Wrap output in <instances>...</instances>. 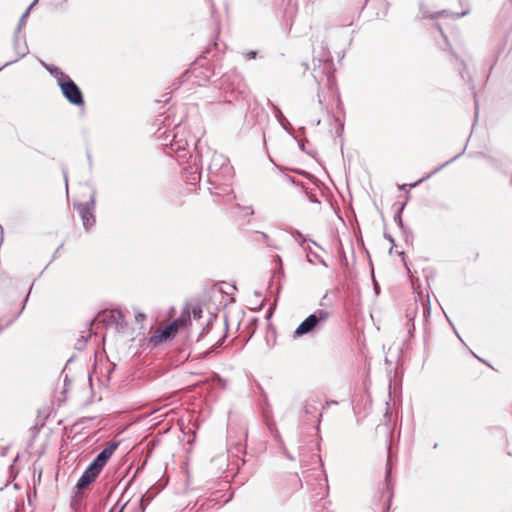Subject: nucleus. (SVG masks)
Returning <instances> with one entry per match:
<instances>
[{
    "label": "nucleus",
    "mask_w": 512,
    "mask_h": 512,
    "mask_svg": "<svg viewBox=\"0 0 512 512\" xmlns=\"http://www.w3.org/2000/svg\"><path fill=\"white\" fill-rule=\"evenodd\" d=\"M260 236L262 237L263 241L266 243L267 246L269 247H273L275 249H278V246H276L269 238V236L264 233V232H261L260 233Z\"/></svg>",
    "instance_id": "a878e982"
},
{
    "label": "nucleus",
    "mask_w": 512,
    "mask_h": 512,
    "mask_svg": "<svg viewBox=\"0 0 512 512\" xmlns=\"http://www.w3.org/2000/svg\"><path fill=\"white\" fill-rule=\"evenodd\" d=\"M310 200L315 203H320L316 198L310 197Z\"/></svg>",
    "instance_id": "4c0bfd02"
},
{
    "label": "nucleus",
    "mask_w": 512,
    "mask_h": 512,
    "mask_svg": "<svg viewBox=\"0 0 512 512\" xmlns=\"http://www.w3.org/2000/svg\"><path fill=\"white\" fill-rule=\"evenodd\" d=\"M466 14H468V11H465V12H462V13H460V14H457V17H462V16H464V15H466Z\"/></svg>",
    "instance_id": "c9c22d12"
},
{
    "label": "nucleus",
    "mask_w": 512,
    "mask_h": 512,
    "mask_svg": "<svg viewBox=\"0 0 512 512\" xmlns=\"http://www.w3.org/2000/svg\"><path fill=\"white\" fill-rule=\"evenodd\" d=\"M477 360H480V362L485 363V360L480 359V357H477Z\"/></svg>",
    "instance_id": "79ce46f5"
},
{
    "label": "nucleus",
    "mask_w": 512,
    "mask_h": 512,
    "mask_svg": "<svg viewBox=\"0 0 512 512\" xmlns=\"http://www.w3.org/2000/svg\"><path fill=\"white\" fill-rule=\"evenodd\" d=\"M29 295H30V293H28V295L26 296V298H25V300H24V303H23V306H22V309L24 308L25 303L28 301Z\"/></svg>",
    "instance_id": "e433bc0d"
},
{
    "label": "nucleus",
    "mask_w": 512,
    "mask_h": 512,
    "mask_svg": "<svg viewBox=\"0 0 512 512\" xmlns=\"http://www.w3.org/2000/svg\"><path fill=\"white\" fill-rule=\"evenodd\" d=\"M144 501H147L148 503L150 501V497L146 498L145 495H141L136 499L128 498L122 505L119 512H144Z\"/></svg>",
    "instance_id": "1a4fd4ad"
},
{
    "label": "nucleus",
    "mask_w": 512,
    "mask_h": 512,
    "mask_svg": "<svg viewBox=\"0 0 512 512\" xmlns=\"http://www.w3.org/2000/svg\"><path fill=\"white\" fill-rule=\"evenodd\" d=\"M232 93H237L243 99L248 97V95H249V88H248L246 82L244 81L243 76L241 77L239 83L236 85V87H235V89L233 90Z\"/></svg>",
    "instance_id": "f3484780"
},
{
    "label": "nucleus",
    "mask_w": 512,
    "mask_h": 512,
    "mask_svg": "<svg viewBox=\"0 0 512 512\" xmlns=\"http://www.w3.org/2000/svg\"><path fill=\"white\" fill-rule=\"evenodd\" d=\"M200 179V173L198 172V168L196 167L193 172L190 173V177H188V180L191 184H196L197 181Z\"/></svg>",
    "instance_id": "5701e85b"
},
{
    "label": "nucleus",
    "mask_w": 512,
    "mask_h": 512,
    "mask_svg": "<svg viewBox=\"0 0 512 512\" xmlns=\"http://www.w3.org/2000/svg\"><path fill=\"white\" fill-rule=\"evenodd\" d=\"M45 69L56 79L59 85L61 81L66 80L69 76L65 74L59 67L43 63Z\"/></svg>",
    "instance_id": "2eb2a0df"
},
{
    "label": "nucleus",
    "mask_w": 512,
    "mask_h": 512,
    "mask_svg": "<svg viewBox=\"0 0 512 512\" xmlns=\"http://www.w3.org/2000/svg\"><path fill=\"white\" fill-rule=\"evenodd\" d=\"M385 237L387 238V240H388L389 242L394 243V240H393V238H392L390 235L385 234Z\"/></svg>",
    "instance_id": "f704fd0d"
},
{
    "label": "nucleus",
    "mask_w": 512,
    "mask_h": 512,
    "mask_svg": "<svg viewBox=\"0 0 512 512\" xmlns=\"http://www.w3.org/2000/svg\"><path fill=\"white\" fill-rule=\"evenodd\" d=\"M339 129L337 130V134L338 135H341L343 130H344V123L343 122H339Z\"/></svg>",
    "instance_id": "2f4dec72"
},
{
    "label": "nucleus",
    "mask_w": 512,
    "mask_h": 512,
    "mask_svg": "<svg viewBox=\"0 0 512 512\" xmlns=\"http://www.w3.org/2000/svg\"><path fill=\"white\" fill-rule=\"evenodd\" d=\"M407 317H408V322H407L408 333L410 334V336H413L414 331H415V324H414L415 313H412V311L410 309H408Z\"/></svg>",
    "instance_id": "4be33fe9"
},
{
    "label": "nucleus",
    "mask_w": 512,
    "mask_h": 512,
    "mask_svg": "<svg viewBox=\"0 0 512 512\" xmlns=\"http://www.w3.org/2000/svg\"><path fill=\"white\" fill-rule=\"evenodd\" d=\"M65 182H68V179L65 177ZM68 187V183H66V188Z\"/></svg>",
    "instance_id": "49530a36"
},
{
    "label": "nucleus",
    "mask_w": 512,
    "mask_h": 512,
    "mask_svg": "<svg viewBox=\"0 0 512 512\" xmlns=\"http://www.w3.org/2000/svg\"><path fill=\"white\" fill-rule=\"evenodd\" d=\"M477 360H480V362L485 363V360L480 359V357H477Z\"/></svg>",
    "instance_id": "37998d69"
},
{
    "label": "nucleus",
    "mask_w": 512,
    "mask_h": 512,
    "mask_svg": "<svg viewBox=\"0 0 512 512\" xmlns=\"http://www.w3.org/2000/svg\"><path fill=\"white\" fill-rule=\"evenodd\" d=\"M3 68H4L3 66H2V67H0V71H1Z\"/></svg>",
    "instance_id": "8fccbe9b"
},
{
    "label": "nucleus",
    "mask_w": 512,
    "mask_h": 512,
    "mask_svg": "<svg viewBox=\"0 0 512 512\" xmlns=\"http://www.w3.org/2000/svg\"><path fill=\"white\" fill-rule=\"evenodd\" d=\"M477 360H480V362L485 363V360L480 359V357H477Z\"/></svg>",
    "instance_id": "a19ab883"
},
{
    "label": "nucleus",
    "mask_w": 512,
    "mask_h": 512,
    "mask_svg": "<svg viewBox=\"0 0 512 512\" xmlns=\"http://www.w3.org/2000/svg\"><path fill=\"white\" fill-rule=\"evenodd\" d=\"M462 154L459 153L457 154L456 156H454L453 158H451L450 160L446 161L444 164H442L441 166L437 167L434 171H432L431 173H429L426 177L420 179L419 181L413 183L410 185V187H415L416 185H418L419 183L423 182L424 180L430 178L432 175H434L435 173L439 172L443 167L447 166L448 164L452 163L453 161H455L460 155Z\"/></svg>",
    "instance_id": "6ab92c4d"
},
{
    "label": "nucleus",
    "mask_w": 512,
    "mask_h": 512,
    "mask_svg": "<svg viewBox=\"0 0 512 512\" xmlns=\"http://www.w3.org/2000/svg\"><path fill=\"white\" fill-rule=\"evenodd\" d=\"M273 262L278 266V273L283 275L284 274V270H283L282 258L279 255H275L274 259H273Z\"/></svg>",
    "instance_id": "b1692460"
},
{
    "label": "nucleus",
    "mask_w": 512,
    "mask_h": 512,
    "mask_svg": "<svg viewBox=\"0 0 512 512\" xmlns=\"http://www.w3.org/2000/svg\"><path fill=\"white\" fill-rule=\"evenodd\" d=\"M326 512H329V511H326Z\"/></svg>",
    "instance_id": "603ef678"
},
{
    "label": "nucleus",
    "mask_w": 512,
    "mask_h": 512,
    "mask_svg": "<svg viewBox=\"0 0 512 512\" xmlns=\"http://www.w3.org/2000/svg\"><path fill=\"white\" fill-rule=\"evenodd\" d=\"M181 325H183L182 320L177 319L171 324L167 325L165 328L156 330L155 333L151 336L150 342L153 345H158L163 341L174 337L179 326Z\"/></svg>",
    "instance_id": "423d86ee"
},
{
    "label": "nucleus",
    "mask_w": 512,
    "mask_h": 512,
    "mask_svg": "<svg viewBox=\"0 0 512 512\" xmlns=\"http://www.w3.org/2000/svg\"><path fill=\"white\" fill-rule=\"evenodd\" d=\"M101 470L96 468L94 465L90 463V465L85 469L81 477L79 478L76 488L78 490H83L87 488L92 482L95 481V479L100 474Z\"/></svg>",
    "instance_id": "6e6552de"
},
{
    "label": "nucleus",
    "mask_w": 512,
    "mask_h": 512,
    "mask_svg": "<svg viewBox=\"0 0 512 512\" xmlns=\"http://www.w3.org/2000/svg\"><path fill=\"white\" fill-rule=\"evenodd\" d=\"M170 115H167L164 119H157L156 121L163 123V127H158L157 131L161 132V135H165L167 138L172 136V139L170 141V149L177 154L178 159L185 158L186 156V146H189L190 143L194 145L195 149H198V147L201 144V140H195V137L191 138L190 140L183 138V128L177 124L173 130H170L169 127L171 125V122L169 120Z\"/></svg>",
    "instance_id": "f257e3e1"
},
{
    "label": "nucleus",
    "mask_w": 512,
    "mask_h": 512,
    "mask_svg": "<svg viewBox=\"0 0 512 512\" xmlns=\"http://www.w3.org/2000/svg\"><path fill=\"white\" fill-rule=\"evenodd\" d=\"M2 329H3V327L1 326V327H0V332L2 331Z\"/></svg>",
    "instance_id": "09e8293b"
},
{
    "label": "nucleus",
    "mask_w": 512,
    "mask_h": 512,
    "mask_svg": "<svg viewBox=\"0 0 512 512\" xmlns=\"http://www.w3.org/2000/svg\"><path fill=\"white\" fill-rule=\"evenodd\" d=\"M100 316L103 321H107L109 324L121 327L124 325V315L120 310H105Z\"/></svg>",
    "instance_id": "f8f14e48"
},
{
    "label": "nucleus",
    "mask_w": 512,
    "mask_h": 512,
    "mask_svg": "<svg viewBox=\"0 0 512 512\" xmlns=\"http://www.w3.org/2000/svg\"><path fill=\"white\" fill-rule=\"evenodd\" d=\"M292 236L297 240L299 241V244L304 247V243L307 241V239L302 235L301 232L299 231H294L292 233Z\"/></svg>",
    "instance_id": "393cba45"
},
{
    "label": "nucleus",
    "mask_w": 512,
    "mask_h": 512,
    "mask_svg": "<svg viewBox=\"0 0 512 512\" xmlns=\"http://www.w3.org/2000/svg\"><path fill=\"white\" fill-rule=\"evenodd\" d=\"M87 339H88V337L81 336V339H79L76 344V348L79 350L82 349L86 345Z\"/></svg>",
    "instance_id": "bb28decb"
},
{
    "label": "nucleus",
    "mask_w": 512,
    "mask_h": 512,
    "mask_svg": "<svg viewBox=\"0 0 512 512\" xmlns=\"http://www.w3.org/2000/svg\"><path fill=\"white\" fill-rule=\"evenodd\" d=\"M309 241H310L311 243H313V245H315V246H317V247L321 248V247H320L316 242H314V241H312V240H309Z\"/></svg>",
    "instance_id": "ea45409f"
},
{
    "label": "nucleus",
    "mask_w": 512,
    "mask_h": 512,
    "mask_svg": "<svg viewBox=\"0 0 512 512\" xmlns=\"http://www.w3.org/2000/svg\"><path fill=\"white\" fill-rule=\"evenodd\" d=\"M413 306H414V308H413L412 313H415V315H416L418 309L421 308L423 321L425 323H427V321H428V319L430 317V313H431V307H430L429 299H427L426 302L423 299H420L419 303L417 302V300H415Z\"/></svg>",
    "instance_id": "ddd939ff"
},
{
    "label": "nucleus",
    "mask_w": 512,
    "mask_h": 512,
    "mask_svg": "<svg viewBox=\"0 0 512 512\" xmlns=\"http://www.w3.org/2000/svg\"><path fill=\"white\" fill-rule=\"evenodd\" d=\"M304 250L306 251V260L310 264H314V259H316L322 266L325 268H328L329 265L327 262L316 252H314L310 247H304Z\"/></svg>",
    "instance_id": "dca6fc26"
},
{
    "label": "nucleus",
    "mask_w": 512,
    "mask_h": 512,
    "mask_svg": "<svg viewBox=\"0 0 512 512\" xmlns=\"http://www.w3.org/2000/svg\"><path fill=\"white\" fill-rule=\"evenodd\" d=\"M14 50L17 55L16 59L5 63L3 67H7L12 63L17 62L19 59L25 57L29 52L26 40L24 38L21 39L19 34L14 35Z\"/></svg>",
    "instance_id": "9b49d317"
},
{
    "label": "nucleus",
    "mask_w": 512,
    "mask_h": 512,
    "mask_svg": "<svg viewBox=\"0 0 512 512\" xmlns=\"http://www.w3.org/2000/svg\"><path fill=\"white\" fill-rule=\"evenodd\" d=\"M406 186H407V185H406V184H404V185L400 186L399 188H400V189H404Z\"/></svg>",
    "instance_id": "a18cd8bd"
},
{
    "label": "nucleus",
    "mask_w": 512,
    "mask_h": 512,
    "mask_svg": "<svg viewBox=\"0 0 512 512\" xmlns=\"http://www.w3.org/2000/svg\"><path fill=\"white\" fill-rule=\"evenodd\" d=\"M390 474H391L390 457L388 456L387 465H386V477H385L387 482L389 481Z\"/></svg>",
    "instance_id": "c756f323"
},
{
    "label": "nucleus",
    "mask_w": 512,
    "mask_h": 512,
    "mask_svg": "<svg viewBox=\"0 0 512 512\" xmlns=\"http://www.w3.org/2000/svg\"><path fill=\"white\" fill-rule=\"evenodd\" d=\"M460 64L463 66V68H465L464 62L461 61Z\"/></svg>",
    "instance_id": "de8ad7c7"
},
{
    "label": "nucleus",
    "mask_w": 512,
    "mask_h": 512,
    "mask_svg": "<svg viewBox=\"0 0 512 512\" xmlns=\"http://www.w3.org/2000/svg\"><path fill=\"white\" fill-rule=\"evenodd\" d=\"M460 74H461V77H462V78H465V75H464V72H463V71H461V72H460Z\"/></svg>",
    "instance_id": "c03bdc74"
},
{
    "label": "nucleus",
    "mask_w": 512,
    "mask_h": 512,
    "mask_svg": "<svg viewBox=\"0 0 512 512\" xmlns=\"http://www.w3.org/2000/svg\"><path fill=\"white\" fill-rule=\"evenodd\" d=\"M38 1L39 0H34L29 5V7L26 9V11L23 13V15L21 16V18L19 20L18 26L15 29V33L14 34H19L20 33V30H21L22 26L25 24V20H26L27 16L29 15L30 10L37 4Z\"/></svg>",
    "instance_id": "412c9836"
},
{
    "label": "nucleus",
    "mask_w": 512,
    "mask_h": 512,
    "mask_svg": "<svg viewBox=\"0 0 512 512\" xmlns=\"http://www.w3.org/2000/svg\"><path fill=\"white\" fill-rule=\"evenodd\" d=\"M248 55H249V57H250L251 59H255V58H256V55H257V52H256V51H250Z\"/></svg>",
    "instance_id": "473e14b6"
},
{
    "label": "nucleus",
    "mask_w": 512,
    "mask_h": 512,
    "mask_svg": "<svg viewBox=\"0 0 512 512\" xmlns=\"http://www.w3.org/2000/svg\"><path fill=\"white\" fill-rule=\"evenodd\" d=\"M200 313H201V311H200V310H199V311H197V310H195V309H194V310H193V316H194V318H200Z\"/></svg>",
    "instance_id": "72a5a7b5"
},
{
    "label": "nucleus",
    "mask_w": 512,
    "mask_h": 512,
    "mask_svg": "<svg viewBox=\"0 0 512 512\" xmlns=\"http://www.w3.org/2000/svg\"><path fill=\"white\" fill-rule=\"evenodd\" d=\"M268 428L269 430L271 431V433L273 434L275 440L281 445L282 447V451L284 453V455L291 461H294L295 458L288 452V450L286 449V447L284 446V443H283V440L281 438V435L279 433V431L277 430L276 426L274 423H269L268 424Z\"/></svg>",
    "instance_id": "4468645a"
},
{
    "label": "nucleus",
    "mask_w": 512,
    "mask_h": 512,
    "mask_svg": "<svg viewBox=\"0 0 512 512\" xmlns=\"http://www.w3.org/2000/svg\"><path fill=\"white\" fill-rule=\"evenodd\" d=\"M317 97H318V102H319L321 108H323L324 107L325 96L323 95V93H322V91L320 89L317 92Z\"/></svg>",
    "instance_id": "c85d7f7f"
},
{
    "label": "nucleus",
    "mask_w": 512,
    "mask_h": 512,
    "mask_svg": "<svg viewBox=\"0 0 512 512\" xmlns=\"http://www.w3.org/2000/svg\"><path fill=\"white\" fill-rule=\"evenodd\" d=\"M211 159L208 164V182L211 185H227L233 178V167L230 165L229 159L221 153L211 152ZM217 189V187H214Z\"/></svg>",
    "instance_id": "f03ea898"
},
{
    "label": "nucleus",
    "mask_w": 512,
    "mask_h": 512,
    "mask_svg": "<svg viewBox=\"0 0 512 512\" xmlns=\"http://www.w3.org/2000/svg\"><path fill=\"white\" fill-rule=\"evenodd\" d=\"M271 106L273 108V112H274V116L275 118L278 120V122L281 124V126L284 128V129H287L286 125H289V122L288 120L285 118V116L283 115L282 111L280 110V108L276 105H274L273 103H271Z\"/></svg>",
    "instance_id": "aec40b11"
},
{
    "label": "nucleus",
    "mask_w": 512,
    "mask_h": 512,
    "mask_svg": "<svg viewBox=\"0 0 512 512\" xmlns=\"http://www.w3.org/2000/svg\"><path fill=\"white\" fill-rule=\"evenodd\" d=\"M58 86L60 87L63 96L70 104L75 106L84 105L83 94L77 84L70 77L61 81Z\"/></svg>",
    "instance_id": "39448f33"
},
{
    "label": "nucleus",
    "mask_w": 512,
    "mask_h": 512,
    "mask_svg": "<svg viewBox=\"0 0 512 512\" xmlns=\"http://www.w3.org/2000/svg\"><path fill=\"white\" fill-rule=\"evenodd\" d=\"M315 409H316V407L312 406L311 404H306L305 413L312 414Z\"/></svg>",
    "instance_id": "7c9ffc66"
},
{
    "label": "nucleus",
    "mask_w": 512,
    "mask_h": 512,
    "mask_svg": "<svg viewBox=\"0 0 512 512\" xmlns=\"http://www.w3.org/2000/svg\"><path fill=\"white\" fill-rule=\"evenodd\" d=\"M242 75L236 69L230 70L225 73L220 80L221 88L233 92L236 85L239 83Z\"/></svg>",
    "instance_id": "9d476101"
},
{
    "label": "nucleus",
    "mask_w": 512,
    "mask_h": 512,
    "mask_svg": "<svg viewBox=\"0 0 512 512\" xmlns=\"http://www.w3.org/2000/svg\"><path fill=\"white\" fill-rule=\"evenodd\" d=\"M239 207L242 209L244 214L247 216H251L254 213L253 208L251 206H245V207L239 206Z\"/></svg>",
    "instance_id": "cd10ccee"
},
{
    "label": "nucleus",
    "mask_w": 512,
    "mask_h": 512,
    "mask_svg": "<svg viewBox=\"0 0 512 512\" xmlns=\"http://www.w3.org/2000/svg\"><path fill=\"white\" fill-rule=\"evenodd\" d=\"M404 205L403 204L399 210H398V213L394 216V221L399 225V227L401 228L403 234L405 235V239L406 241H408V239L411 237L412 238V233L410 231H408L404 225H403V222H402V218H401V213L404 209Z\"/></svg>",
    "instance_id": "a211bd4d"
},
{
    "label": "nucleus",
    "mask_w": 512,
    "mask_h": 512,
    "mask_svg": "<svg viewBox=\"0 0 512 512\" xmlns=\"http://www.w3.org/2000/svg\"><path fill=\"white\" fill-rule=\"evenodd\" d=\"M119 443L112 441L107 444V446L96 456V458L91 462L96 468L102 471L103 467L113 455L114 451L118 448Z\"/></svg>",
    "instance_id": "0eeeda50"
},
{
    "label": "nucleus",
    "mask_w": 512,
    "mask_h": 512,
    "mask_svg": "<svg viewBox=\"0 0 512 512\" xmlns=\"http://www.w3.org/2000/svg\"><path fill=\"white\" fill-rule=\"evenodd\" d=\"M299 147L304 151V143H299Z\"/></svg>",
    "instance_id": "58836bf2"
},
{
    "label": "nucleus",
    "mask_w": 512,
    "mask_h": 512,
    "mask_svg": "<svg viewBox=\"0 0 512 512\" xmlns=\"http://www.w3.org/2000/svg\"><path fill=\"white\" fill-rule=\"evenodd\" d=\"M95 206H96V193L95 191L91 194L89 201L85 203H75L74 207L78 211L79 216L82 220L83 226L86 230H89L96 223L95 218Z\"/></svg>",
    "instance_id": "20e7f679"
},
{
    "label": "nucleus",
    "mask_w": 512,
    "mask_h": 512,
    "mask_svg": "<svg viewBox=\"0 0 512 512\" xmlns=\"http://www.w3.org/2000/svg\"><path fill=\"white\" fill-rule=\"evenodd\" d=\"M3 68H4L3 66H2V67H0V71H1Z\"/></svg>",
    "instance_id": "3c124183"
},
{
    "label": "nucleus",
    "mask_w": 512,
    "mask_h": 512,
    "mask_svg": "<svg viewBox=\"0 0 512 512\" xmlns=\"http://www.w3.org/2000/svg\"><path fill=\"white\" fill-rule=\"evenodd\" d=\"M329 318L330 313L327 310H316L300 323L294 331L293 337L299 338L307 334L317 333L324 327Z\"/></svg>",
    "instance_id": "7ed1b4c3"
}]
</instances>
